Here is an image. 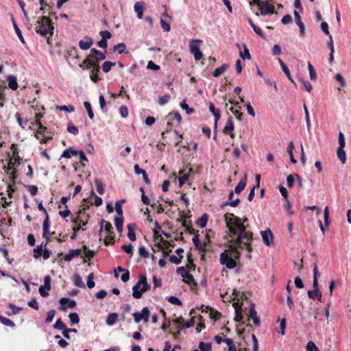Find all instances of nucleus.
I'll list each match as a JSON object with an SVG mask.
<instances>
[{"label": "nucleus", "instance_id": "obj_1", "mask_svg": "<svg viewBox=\"0 0 351 351\" xmlns=\"http://www.w3.org/2000/svg\"><path fill=\"white\" fill-rule=\"evenodd\" d=\"M36 24L37 26L35 28V31L37 34L42 36H46L47 34L52 36L54 31V26L53 24H45V23H41L40 19L36 21Z\"/></svg>", "mask_w": 351, "mask_h": 351}, {"label": "nucleus", "instance_id": "obj_2", "mask_svg": "<svg viewBox=\"0 0 351 351\" xmlns=\"http://www.w3.org/2000/svg\"><path fill=\"white\" fill-rule=\"evenodd\" d=\"M234 217V219H235V222H236V224H237V226L238 228V231H237L234 228H230V232L232 234H237V237L241 235V234H245L247 231L246 230V227L245 226V225L243 224V223H241V219L238 217H235L234 215V214L232 213H226L225 215V218H226V220L227 221L228 220V217Z\"/></svg>", "mask_w": 351, "mask_h": 351}, {"label": "nucleus", "instance_id": "obj_3", "mask_svg": "<svg viewBox=\"0 0 351 351\" xmlns=\"http://www.w3.org/2000/svg\"><path fill=\"white\" fill-rule=\"evenodd\" d=\"M202 42L201 40H192L190 43V52L193 55L195 60H200L203 57V53L200 50L199 45V43Z\"/></svg>", "mask_w": 351, "mask_h": 351}, {"label": "nucleus", "instance_id": "obj_4", "mask_svg": "<svg viewBox=\"0 0 351 351\" xmlns=\"http://www.w3.org/2000/svg\"><path fill=\"white\" fill-rule=\"evenodd\" d=\"M219 262L221 265H226V268L232 269L237 266L236 261L230 256L226 251L221 253Z\"/></svg>", "mask_w": 351, "mask_h": 351}, {"label": "nucleus", "instance_id": "obj_5", "mask_svg": "<svg viewBox=\"0 0 351 351\" xmlns=\"http://www.w3.org/2000/svg\"><path fill=\"white\" fill-rule=\"evenodd\" d=\"M107 51L102 52L95 48H91L89 53V58L95 62L99 64V62L106 60Z\"/></svg>", "mask_w": 351, "mask_h": 351}, {"label": "nucleus", "instance_id": "obj_6", "mask_svg": "<svg viewBox=\"0 0 351 351\" xmlns=\"http://www.w3.org/2000/svg\"><path fill=\"white\" fill-rule=\"evenodd\" d=\"M178 274L180 275L183 278L187 280L188 283H192L194 286H197V283L195 280L194 277L190 274L184 267H180L177 268Z\"/></svg>", "mask_w": 351, "mask_h": 351}, {"label": "nucleus", "instance_id": "obj_7", "mask_svg": "<svg viewBox=\"0 0 351 351\" xmlns=\"http://www.w3.org/2000/svg\"><path fill=\"white\" fill-rule=\"evenodd\" d=\"M59 302L60 304L59 309L63 311L67 308H73L77 305L75 300L69 298H62L60 299Z\"/></svg>", "mask_w": 351, "mask_h": 351}, {"label": "nucleus", "instance_id": "obj_8", "mask_svg": "<svg viewBox=\"0 0 351 351\" xmlns=\"http://www.w3.org/2000/svg\"><path fill=\"white\" fill-rule=\"evenodd\" d=\"M261 234L263 242L265 245L270 246L273 243L274 237L271 230L267 229L266 230L261 231Z\"/></svg>", "mask_w": 351, "mask_h": 351}, {"label": "nucleus", "instance_id": "obj_9", "mask_svg": "<svg viewBox=\"0 0 351 351\" xmlns=\"http://www.w3.org/2000/svg\"><path fill=\"white\" fill-rule=\"evenodd\" d=\"M274 5L268 1H263L261 6L259 7V10L262 15H271L274 13Z\"/></svg>", "mask_w": 351, "mask_h": 351}, {"label": "nucleus", "instance_id": "obj_10", "mask_svg": "<svg viewBox=\"0 0 351 351\" xmlns=\"http://www.w3.org/2000/svg\"><path fill=\"white\" fill-rule=\"evenodd\" d=\"M313 290H309L307 292L308 296L312 300L317 299L319 302H322V293L319 289L318 285L316 286L313 285Z\"/></svg>", "mask_w": 351, "mask_h": 351}, {"label": "nucleus", "instance_id": "obj_11", "mask_svg": "<svg viewBox=\"0 0 351 351\" xmlns=\"http://www.w3.org/2000/svg\"><path fill=\"white\" fill-rule=\"evenodd\" d=\"M249 316L252 319L254 324L256 326H260L261 320L257 316V312L255 309V304L251 303L249 308Z\"/></svg>", "mask_w": 351, "mask_h": 351}, {"label": "nucleus", "instance_id": "obj_12", "mask_svg": "<svg viewBox=\"0 0 351 351\" xmlns=\"http://www.w3.org/2000/svg\"><path fill=\"white\" fill-rule=\"evenodd\" d=\"M93 44V39L90 36H86L84 39L79 41L78 45L81 49L87 50L90 48Z\"/></svg>", "mask_w": 351, "mask_h": 351}, {"label": "nucleus", "instance_id": "obj_13", "mask_svg": "<svg viewBox=\"0 0 351 351\" xmlns=\"http://www.w3.org/2000/svg\"><path fill=\"white\" fill-rule=\"evenodd\" d=\"M234 129V126L232 121V117L230 116L223 128V132L226 134H229L231 138H234V135L232 133Z\"/></svg>", "mask_w": 351, "mask_h": 351}, {"label": "nucleus", "instance_id": "obj_14", "mask_svg": "<svg viewBox=\"0 0 351 351\" xmlns=\"http://www.w3.org/2000/svg\"><path fill=\"white\" fill-rule=\"evenodd\" d=\"M82 254L80 249L70 250L64 256V260L66 262L72 261L74 258L79 256Z\"/></svg>", "mask_w": 351, "mask_h": 351}, {"label": "nucleus", "instance_id": "obj_15", "mask_svg": "<svg viewBox=\"0 0 351 351\" xmlns=\"http://www.w3.org/2000/svg\"><path fill=\"white\" fill-rule=\"evenodd\" d=\"M293 14H294V16H295V23L298 25V27L300 28V34L301 36H304V34H305V25H304V23L302 21V20H301V17L300 16V14H299L298 12L295 10L293 12Z\"/></svg>", "mask_w": 351, "mask_h": 351}, {"label": "nucleus", "instance_id": "obj_16", "mask_svg": "<svg viewBox=\"0 0 351 351\" xmlns=\"http://www.w3.org/2000/svg\"><path fill=\"white\" fill-rule=\"evenodd\" d=\"M242 311H243V309H242L241 305H239V304L234 305L235 316H234V319L236 322H240L243 324H244V322H243V315L242 313Z\"/></svg>", "mask_w": 351, "mask_h": 351}, {"label": "nucleus", "instance_id": "obj_17", "mask_svg": "<svg viewBox=\"0 0 351 351\" xmlns=\"http://www.w3.org/2000/svg\"><path fill=\"white\" fill-rule=\"evenodd\" d=\"M140 283L141 284L142 295L149 291L151 288L150 285L147 282V277L145 274H140Z\"/></svg>", "mask_w": 351, "mask_h": 351}, {"label": "nucleus", "instance_id": "obj_18", "mask_svg": "<svg viewBox=\"0 0 351 351\" xmlns=\"http://www.w3.org/2000/svg\"><path fill=\"white\" fill-rule=\"evenodd\" d=\"M10 17H11L12 23L13 25V27L14 29V31H15L17 36L19 37V40L21 41L22 43L25 44V41L23 36L22 32H21V29H19V27H18L12 14H10Z\"/></svg>", "mask_w": 351, "mask_h": 351}, {"label": "nucleus", "instance_id": "obj_19", "mask_svg": "<svg viewBox=\"0 0 351 351\" xmlns=\"http://www.w3.org/2000/svg\"><path fill=\"white\" fill-rule=\"evenodd\" d=\"M193 243L195 247V248L199 251V252H205L206 251V244L204 243H202L199 239V235L198 234H196L193 237Z\"/></svg>", "mask_w": 351, "mask_h": 351}, {"label": "nucleus", "instance_id": "obj_20", "mask_svg": "<svg viewBox=\"0 0 351 351\" xmlns=\"http://www.w3.org/2000/svg\"><path fill=\"white\" fill-rule=\"evenodd\" d=\"M247 184V174H245L244 177L242 178L239 184L234 188V193L237 194L241 193L243 190L245 189Z\"/></svg>", "mask_w": 351, "mask_h": 351}, {"label": "nucleus", "instance_id": "obj_21", "mask_svg": "<svg viewBox=\"0 0 351 351\" xmlns=\"http://www.w3.org/2000/svg\"><path fill=\"white\" fill-rule=\"evenodd\" d=\"M141 284L140 283V277L138 278V282L132 287V296L136 299H140L142 298V291L140 290Z\"/></svg>", "mask_w": 351, "mask_h": 351}, {"label": "nucleus", "instance_id": "obj_22", "mask_svg": "<svg viewBox=\"0 0 351 351\" xmlns=\"http://www.w3.org/2000/svg\"><path fill=\"white\" fill-rule=\"evenodd\" d=\"M77 152L78 150L74 149L73 147H69L63 151L61 157L65 158H71L73 156H77Z\"/></svg>", "mask_w": 351, "mask_h": 351}, {"label": "nucleus", "instance_id": "obj_23", "mask_svg": "<svg viewBox=\"0 0 351 351\" xmlns=\"http://www.w3.org/2000/svg\"><path fill=\"white\" fill-rule=\"evenodd\" d=\"M278 60L281 66L282 70L283 71V72L285 73V74L286 75V76L287 77L289 80L291 81L293 84H295L293 79L291 77L290 71H289V68L287 67V66L284 63V62L280 58H278Z\"/></svg>", "mask_w": 351, "mask_h": 351}, {"label": "nucleus", "instance_id": "obj_24", "mask_svg": "<svg viewBox=\"0 0 351 351\" xmlns=\"http://www.w3.org/2000/svg\"><path fill=\"white\" fill-rule=\"evenodd\" d=\"M8 87L12 89V90H16L18 87L19 84L17 82L16 77H15L13 75H10L8 76Z\"/></svg>", "mask_w": 351, "mask_h": 351}, {"label": "nucleus", "instance_id": "obj_25", "mask_svg": "<svg viewBox=\"0 0 351 351\" xmlns=\"http://www.w3.org/2000/svg\"><path fill=\"white\" fill-rule=\"evenodd\" d=\"M247 22L250 25V26L252 27L253 30L255 32V33L256 34H258L262 38H265V34H264L263 31L261 29V27H259L258 26L255 25L250 18L247 19Z\"/></svg>", "mask_w": 351, "mask_h": 351}, {"label": "nucleus", "instance_id": "obj_26", "mask_svg": "<svg viewBox=\"0 0 351 351\" xmlns=\"http://www.w3.org/2000/svg\"><path fill=\"white\" fill-rule=\"evenodd\" d=\"M127 228L128 230V237L129 239L132 241H134L136 239L134 228H135V224L134 223H129L127 226Z\"/></svg>", "mask_w": 351, "mask_h": 351}, {"label": "nucleus", "instance_id": "obj_27", "mask_svg": "<svg viewBox=\"0 0 351 351\" xmlns=\"http://www.w3.org/2000/svg\"><path fill=\"white\" fill-rule=\"evenodd\" d=\"M208 220V215L206 213H204L196 221L195 223L199 226L201 228H204L206 226Z\"/></svg>", "mask_w": 351, "mask_h": 351}, {"label": "nucleus", "instance_id": "obj_28", "mask_svg": "<svg viewBox=\"0 0 351 351\" xmlns=\"http://www.w3.org/2000/svg\"><path fill=\"white\" fill-rule=\"evenodd\" d=\"M93 63V61L92 60L91 58H89V56L88 58H86L82 62V63H80L79 64V66L83 69V70H86V71H88L89 69H91L92 67V64Z\"/></svg>", "mask_w": 351, "mask_h": 351}, {"label": "nucleus", "instance_id": "obj_29", "mask_svg": "<svg viewBox=\"0 0 351 351\" xmlns=\"http://www.w3.org/2000/svg\"><path fill=\"white\" fill-rule=\"evenodd\" d=\"M118 319V314L117 313H111L108 315L106 323L108 326H114Z\"/></svg>", "mask_w": 351, "mask_h": 351}, {"label": "nucleus", "instance_id": "obj_30", "mask_svg": "<svg viewBox=\"0 0 351 351\" xmlns=\"http://www.w3.org/2000/svg\"><path fill=\"white\" fill-rule=\"evenodd\" d=\"M253 240V234H250L243 241L242 245L244 246V249H246L249 252H252V241Z\"/></svg>", "mask_w": 351, "mask_h": 351}, {"label": "nucleus", "instance_id": "obj_31", "mask_svg": "<svg viewBox=\"0 0 351 351\" xmlns=\"http://www.w3.org/2000/svg\"><path fill=\"white\" fill-rule=\"evenodd\" d=\"M74 285L80 288H85V284L82 281V277L78 274H74L73 276Z\"/></svg>", "mask_w": 351, "mask_h": 351}, {"label": "nucleus", "instance_id": "obj_32", "mask_svg": "<svg viewBox=\"0 0 351 351\" xmlns=\"http://www.w3.org/2000/svg\"><path fill=\"white\" fill-rule=\"evenodd\" d=\"M134 11L137 14V17L139 19H141L143 18V5L142 2H136L134 4Z\"/></svg>", "mask_w": 351, "mask_h": 351}, {"label": "nucleus", "instance_id": "obj_33", "mask_svg": "<svg viewBox=\"0 0 351 351\" xmlns=\"http://www.w3.org/2000/svg\"><path fill=\"white\" fill-rule=\"evenodd\" d=\"M94 182L96 186L97 191L98 192V193L101 195H104L105 192V186L102 183L101 180H99V178H95Z\"/></svg>", "mask_w": 351, "mask_h": 351}, {"label": "nucleus", "instance_id": "obj_34", "mask_svg": "<svg viewBox=\"0 0 351 351\" xmlns=\"http://www.w3.org/2000/svg\"><path fill=\"white\" fill-rule=\"evenodd\" d=\"M337 155L341 162L345 164L346 161V153L344 148L338 147L337 149Z\"/></svg>", "mask_w": 351, "mask_h": 351}, {"label": "nucleus", "instance_id": "obj_35", "mask_svg": "<svg viewBox=\"0 0 351 351\" xmlns=\"http://www.w3.org/2000/svg\"><path fill=\"white\" fill-rule=\"evenodd\" d=\"M8 307L12 309V312H7L6 314L8 316L15 315L19 313V312L22 310V308L16 306L14 304L9 303Z\"/></svg>", "mask_w": 351, "mask_h": 351}, {"label": "nucleus", "instance_id": "obj_36", "mask_svg": "<svg viewBox=\"0 0 351 351\" xmlns=\"http://www.w3.org/2000/svg\"><path fill=\"white\" fill-rule=\"evenodd\" d=\"M180 108L185 110L186 111V113L188 114V115H190L191 114H193L194 112H195V110L194 108H190L189 106V105L186 104V99H183L180 104Z\"/></svg>", "mask_w": 351, "mask_h": 351}, {"label": "nucleus", "instance_id": "obj_37", "mask_svg": "<svg viewBox=\"0 0 351 351\" xmlns=\"http://www.w3.org/2000/svg\"><path fill=\"white\" fill-rule=\"evenodd\" d=\"M114 224L117 231L121 232L123 231V217L116 216L114 217Z\"/></svg>", "mask_w": 351, "mask_h": 351}, {"label": "nucleus", "instance_id": "obj_38", "mask_svg": "<svg viewBox=\"0 0 351 351\" xmlns=\"http://www.w3.org/2000/svg\"><path fill=\"white\" fill-rule=\"evenodd\" d=\"M228 65L227 64H223L221 66L217 68L213 73V75L215 77H219L227 69Z\"/></svg>", "mask_w": 351, "mask_h": 351}, {"label": "nucleus", "instance_id": "obj_39", "mask_svg": "<svg viewBox=\"0 0 351 351\" xmlns=\"http://www.w3.org/2000/svg\"><path fill=\"white\" fill-rule=\"evenodd\" d=\"M116 62H110V61H106L104 62L101 65L102 71L107 73L110 71L112 66L116 65Z\"/></svg>", "mask_w": 351, "mask_h": 351}, {"label": "nucleus", "instance_id": "obj_40", "mask_svg": "<svg viewBox=\"0 0 351 351\" xmlns=\"http://www.w3.org/2000/svg\"><path fill=\"white\" fill-rule=\"evenodd\" d=\"M125 202V199H121L118 200L115 203L114 206V210H116L117 213L119 217L123 216V208H122V204Z\"/></svg>", "mask_w": 351, "mask_h": 351}, {"label": "nucleus", "instance_id": "obj_41", "mask_svg": "<svg viewBox=\"0 0 351 351\" xmlns=\"http://www.w3.org/2000/svg\"><path fill=\"white\" fill-rule=\"evenodd\" d=\"M193 172V170L192 169H189V172L183 175L182 176H181L178 178L180 187H182L183 186V184L185 183V182H186L189 180L191 174Z\"/></svg>", "mask_w": 351, "mask_h": 351}, {"label": "nucleus", "instance_id": "obj_42", "mask_svg": "<svg viewBox=\"0 0 351 351\" xmlns=\"http://www.w3.org/2000/svg\"><path fill=\"white\" fill-rule=\"evenodd\" d=\"M250 234H253L251 232H247L245 234H241L238 237L239 240L237 241V243L238 245V247L241 250L244 249V246L242 245L243 241L245 240V238H247Z\"/></svg>", "mask_w": 351, "mask_h": 351}, {"label": "nucleus", "instance_id": "obj_43", "mask_svg": "<svg viewBox=\"0 0 351 351\" xmlns=\"http://www.w3.org/2000/svg\"><path fill=\"white\" fill-rule=\"evenodd\" d=\"M0 323L3 324L4 326H9L11 328H14L15 326V324L11 319L3 317L0 315Z\"/></svg>", "mask_w": 351, "mask_h": 351}, {"label": "nucleus", "instance_id": "obj_44", "mask_svg": "<svg viewBox=\"0 0 351 351\" xmlns=\"http://www.w3.org/2000/svg\"><path fill=\"white\" fill-rule=\"evenodd\" d=\"M198 347L201 351H211L212 343L210 342L200 341Z\"/></svg>", "mask_w": 351, "mask_h": 351}, {"label": "nucleus", "instance_id": "obj_45", "mask_svg": "<svg viewBox=\"0 0 351 351\" xmlns=\"http://www.w3.org/2000/svg\"><path fill=\"white\" fill-rule=\"evenodd\" d=\"M240 56L243 60H250L251 55L247 45L243 44V51H240Z\"/></svg>", "mask_w": 351, "mask_h": 351}, {"label": "nucleus", "instance_id": "obj_46", "mask_svg": "<svg viewBox=\"0 0 351 351\" xmlns=\"http://www.w3.org/2000/svg\"><path fill=\"white\" fill-rule=\"evenodd\" d=\"M83 104L87 111L89 119H93L94 118V112L90 103L89 101H84Z\"/></svg>", "mask_w": 351, "mask_h": 351}, {"label": "nucleus", "instance_id": "obj_47", "mask_svg": "<svg viewBox=\"0 0 351 351\" xmlns=\"http://www.w3.org/2000/svg\"><path fill=\"white\" fill-rule=\"evenodd\" d=\"M125 45L123 43H119L117 45H115L113 47L114 51H117L119 54H122L123 53H128V51H125Z\"/></svg>", "mask_w": 351, "mask_h": 351}, {"label": "nucleus", "instance_id": "obj_48", "mask_svg": "<svg viewBox=\"0 0 351 351\" xmlns=\"http://www.w3.org/2000/svg\"><path fill=\"white\" fill-rule=\"evenodd\" d=\"M53 327L56 330H62L66 328V325L62 321L61 318H59L56 320Z\"/></svg>", "mask_w": 351, "mask_h": 351}, {"label": "nucleus", "instance_id": "obj_49", "mask_svg": "<svg viewBox=\"0 0 351 351\" xmlns=\"http://www.w3.org/2000/svg\"><path fill=\"white\" fill-rule=\"evenodd\" d=\"M171 99V96L169 94H165L162 97H159L158 98V104L160 106H164L167 104Z\"/></svg>", "mask_w": 351, "mask_h": 351}, {"label": "nucleus", "instance_id": "obj_50", "mask_svg": "<svg viewBox=\"0 0 351 351\" xmlns=\"http://www.w3.org/2000/svg\"><path fill=\"white\" fill-rule=\"evenodd\" d=\"M319 276V273L318 271L317 266L316 263L313 264V285L315 286L318 285V277Z\"/></svg>", "mask_w": 351, "mask_h": 351}, {"label": "nucleus", "instance_id": "obj_51", "mask_svg": "<svg viewBox=\"0 0 351 351\" xmlns=\"http://www.w3.org/2000/svg\"><path fill=\"white\" fill-rule=\"evenodd\" d=\"M69 318L72 324H77L80 322V317L77 313H70Z\"/></svg>", "mask_w": 351, "mask_h": 351}, {"label": "nucleus", "instance_id": "obj_52", "mask_svg": "<svg viewBox=\"0 0 351 351\" xmlns=\"http://www.w3.org/2000/svg\"><path fill=\"white\" fill-rule=\"evenodd\" d=\"M57 108L59 109L60 110H63L70 113L75 111V107L73 105L58 106Z\"/></svg>", "mask_w": 351, "mask_h": 351}, {"label": "nucleus", "instance_id": "obj_53", "mask_svg": "<svg viewBox=\"0 0 351 351\" xmlns=\"http://www.w3.org/2000/svg\"><path fill=\"white\" fill-rule=\"evenodd\" d=\"M308 69L311 80H315L317 79V75L313 65L311 64L310 62H308Z\"/></svg>", "mask_w": 351, "mask_h": 351}, {"label": "nucleus", "instance_id": "obj_54", "mask_svg": "<svg viewBox=\"0 0 351 351\" xmlns=\"http://www.w3.org/2000/svg\"><path fill=\"white\" fill-rule=\"evenodd\" d=\"M167 300L173 304H175V305H177V306H182V301L176 296H169L167 298Z\"/></svg>", "mask_w": 351, "mask_h": 351}, {"label": "nucleus", "instance_id": "obj_55", "mask_svg": "<svg viewBox=\"0 0 351 351\" xmlns=\"http://www.w3.org/2000/svg\"><path fill=\"white\" fill-rule=\"evenodd\" d=\"M100 66L98 63L93 62L92 64V67L88 71H90V74H99L100 72Z\"/></svg>", "mask_w": 351, "mask_h": 351}, {"label": "nucleus", "instance_id": "obj_56", "mask_svg": "<svg viewBox=\"0 0 351 351\" xmlns=\"http://www.w3.org/2000/svg\"><path fill=\"white\" fill-rule=\"evenodd\" d=\"M66 130L68 132L74 135H77L79 133L78 128L71 123L68 124Z\"/></svg>", "mask_w": 351, "mask_h": 351}, {"label": "nucleus", "instance_id": "obj_57", "mask_svg": "<svg viewBox=\"0 0 351 351\" xmlns=\"http://www.w3.org/2000/svg\"><path fill=\"white\" fill-rule=\"evenodd\" d=\"M43 281H44V285H43V287H45L47 291L51 290V277L49 276H45L44 277Z\"/></svg>", "mask_w": 351, "mask_h": 351}, {"label": "nucleus", "instance_id": "obj_58", "mask_svg": "<svg viewBox=\"0 0 351 351\" xmlns=\"http://www.w3.org/2000/svg\"><path fill=\"white\" fill-rule=\"evenodd\" d=\"M121 249L130 256L133 254V246L131 243L128 245H123L121 246Z\"/></svg>", "mask_w": 351, "mask_h": 351}, {"label": "nucleus", "instance_id": "obj_59", "mask_svg": "<svg viewBox=\"0 0 351 351\" xmlns=\"http://www.w3.org/2000/svg\"><path fill=\"white\" fill-rule=\"evenodd\" d=\"M141 313L145 322H147L149 317L150 311L147 306L143 307Z\"/></svg>", "mask_w": 351, "mask_h": 351}, {"label": "nucleus", "instance_id": "obj_60", "mask_svg": "<svg viewBox=\"0 0 351 351\" xmlns=\"http://www.w3.org/2000/svg\"><path fill=\"white\" fill-rule=\"evenodd\" d=\"M55 315H56V311L54 309H51V310L49 311L47 313L45 323L49 324V323L51 322Z\"/></svg>", "mask_w": 351, "mask_h": 351}, {"label": "nucleus", "instance_id": "obj_61", "mask_svg": "<svg viewBox=\"0 0 351 351\" xmlns=\"http://www.w3.org/2000/svg\"><path fill=\"white\" fill-rule=\"evenodd\" d=\"M93 278H94V274H93V273H90L88 276L87 282H86L87 287L89 289H93L95 285V283L93 281Z\"/></svg>", "mask_w": 351, "mask_h": 351}, {"label": "nucleus", "instance_id": "obj_62", "mask_svg": "<svg viewBox=\"0 0 351 351\" xmlns=\"http://www.w3.org/2000/svg\"><path fill=\"white\" fill-rule=\"evenodd\" d=\"M295 179V173L293 174H290L287 177V184L289 188L293 187V186L294 184Z\"/></svg>", "mask_w": 351, "mask_h": 351}, {"label": "nucleus", "instance_id": "obj_63", "mask_svg": "<svg viewBox=\"0 0 351 351\" xmlns=\"http://www.w3.org/2000/svg\"><path fill=\"white\" fill-rule=\"evenodd\" d=\"M138 253L143 258H148L149 256V254L145 246H141L138 248Z\"/></svg>", "mask_w": 351, "mask_h": 351}, {"label": "nucleus", "instance_id": "obj_64", "mask_svg": "<svg viewBox=\"0 0 351 351\" xmlns=\"http://www.w3.org/2000/svg\"><path fill=\"white\" fill-rule=\"evenodd\" d=\"M306 349V351H319L318 348L312 341H310L307 343Z\"/></svg>", "mask_w": 351, "mask_h": 351}]
</instances>
